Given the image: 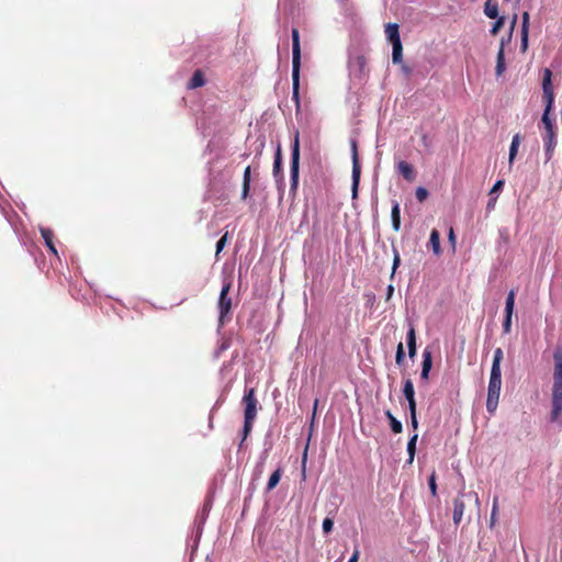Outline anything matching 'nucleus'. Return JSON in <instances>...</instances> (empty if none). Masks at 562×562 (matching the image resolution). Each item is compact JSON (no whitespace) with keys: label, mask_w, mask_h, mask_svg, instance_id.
Segmentation results:
<instances>
[{"label":"nucleus","mask_w":562,"mask_h":562,"mask_svg":"<svg viewBox=\"0 0 562 562\" xmlns=\"http://www.w3.org/2000/svg\"><path fill=\"white\" fill-rule=\"evenodd\" d=\"M465 494L463 492H460L459 496L457 498H454V501H453V522L456 525H459L463 517L465 504H464L462 497Z\"/></svg>","instance_id":"obj_10"},{"label":"nucleus","mask_w":562,"mask_h":562,"mask_svg":"<svg viewBox=\"0 0 562 562\" xmlns=\"http://www.w3.org/2000/svg\"><path fill=\"white\" fill-rule=\"evenodd\" d=\"M504 23H505V18L504 16L496 18V21L492 25V29L490 31L491 34L492 35H496L499 32V30L504 26Z\"/></svg>","instance_id":"obj_34"},{"label":"nucleus","mask_w":562,"mask_h":562,"mask_svg":"<svg viewBox=\"0 0 562 562\" xmlns=\"http://www.w3.org/2000/svg\"><path fill=\"white\" fill-rule=\"evenodd\" d=\"M552 105H553V103H546V109H544V112L542 114V123L544 124L546 133L553 132V124H552V121L549 117V113H550V111L552 109Z\"/></svg>","instance_id":"obj_22"},{"label":"nucleus","mask_w":562,"mask_h":562,"mask_svg":"<svg viewBox=\"0 0 562 562\" xmlns=\"http://www.w3.org/2000/svg\"><path fill=\"white\" fill-rule=\"evenodd\" d=\"M428 198V191L424 187H418L416 189V199L419 202H424Z\"/></svg>","instance_id":"obj_38"},{"label":"nucleus","mask_w":562,"mask_h":562,"mask_svg":"<svg viewBox=\"0 0 562 562\" xmlns=\"http://www.w3.org/2000/svg\"><path fill=\"white\" fill-rule=\"evenodd\" d=\"M317 405H318V400H315V401H314L313 414H312V423L314 422L315 416H316Z\"/></svg>","instance_id":"obj_52"},{"label":"nucleus","mask_w":562,"mask_h":562,"mask_svg":"<svg viewBox=\"0 0 562 562\" xmlns=\"http://www.w3.org/2000/svg\"><path fill=\"white\" fill-rule=\"evenodd\" d=\"M542 90L546 103H553V86H552V71L549 68H544L542 78Z\"/></svg>","instance_id":"obj_8"},{"label":"nucleus","mask_w":562,"mask_h":562,"mask_svg":"<svg viewBox=\"0 0 562 562\" xmlns=\"http://www.w3.org/2000/svg\"><path fill=\"white\" fill-rule=\"evenodd\" d=\"M503 186H504L503 180L496 181L495 184L493 186V188L491 189L490 194L497 192L498 190H501L503 188Z\"/></svg>","instance_id":"obj_46"},{"label":"nucleus","mask_w":562,"mask_h":562,"mask_svg":"<svg viewBox=\"0 0 562 562\" xmlns=\"http://www.w3.org/2000/svg\"><path fill=\"white\" fill-rule=\"evenodd\" d=\"M554 371L552 387L551 420L557 422L562 413V346L553 352Z\"/></svg>","instance_id":"obj_1"},{"label":"nucleus","mask_w":562,"mask_h":562,"mask_svg":"<svg viewBox=\"0 0 562 562\" xmlns=\"http://www.w3.org/2000/svg\"><path fill=\"white\" fill-rule=\"evenodd\" d=\"M205 83L204 76L201 70H196L190 79L189 88L194 89Z\"/></svg>","instance_id":"obj_25"},{"label":"nucleus","mask_w":562,"mask_h":562,"mask_svg":"<svg viewBox=\"0 0 562 562\" xmlns=\"http://www.w3.org/2000/svg\"><path fill=\"white\" fill-rule=\"evenodd\" d=\"M282 167V153L281 147L278 146L276 155H274V162H273V175L278 176L281 172Z\"/></svg>","instance_id":"obj_30"},{"label":"nucleus","mask_w":562,"mask_h":562,"mask_svg":"<svg viewBox=\"0 0 562 562\" xmlns=\"http://www.w3.org/2000/svg\"><path fill=\"white\" fill-rule=\"evenodd\" d=\"M521 32H529V13H522Z\"/></svg>","instance_id":"obj_42"},{"label":"nucleus","mask_w":562,"mask_h":562,"mask_svg":"<svg viewBox=\"0 0 562 562\" xmlns=\"http://www.w3.org/2000/svg\"><path fill=\"white\" fill-rule=\"evenodd\" d=\"M528 36L529 32H521V52L525 53L528 48Z\"/></svg>","instance_id":"obj_43"},{"label":"nucleus","mask_w":562,"mask_h":562,"mask_svg":"<svg viewBox=\"0 0 562 562\" xmlns=\"http://www.w3.org/2000/svg\"><path fill=\"white\" fill-rule=\"evenodd\" d=\"M333 527H334V520H333L331 518H329V517H326V518L323 520V525H322V528H323L324 533H329V532H331Z\"/></svg>","instance_id":"obj_37"},{"label":"nucleus","mask_w":562,"mask_h":562,"mask_svg":"<svg viewBox=\"0 0 562 562\" xmlns=\"http://www.w3.org/2000/svg\"><path fill=\"white\" fill-rule=\"evenodd\" d=\"M400 203L397 201L392 202V211H391V220L392 227L395 232H398L401 228V215H400Z\"/></svg>","instance_id":"obj_13"},{"label":"nucleus","mask_w":562,"mask_h":562,"mask_svg":"<svg viewBox=\"0 0 562 562\" xmlns=\"http://www.w3.org/2000/svg\"><path fill=\"white\" fill-rule=\"evenodd\" d=\"M495 203H496V199H491L486 205L487 211H492L495 207Z\"/></svg>","instance_id":"obj_51"},{"label":"nucleus","mask_w":562,"mask_h":562,"mask_svg":"<svg viewBox=\"0 0 562 562\" xmlns=\"http://www.w3.org/2000/svg\"><path fill=\"white\" fill-rule=\"evenodd\" d=\"M393 293H394V286H393V284H389L387 288H386V297H385V300L390 301L391 297L393 296Z\"/></svg>","instance_id":"obj_47"},{"label":"nucleus","mask_w":562,"mask_h":562,"mask_svg":"<svg viewBox=\"0 0 562 562\" xmlns=\"http://www.w3.org/2000/svg\"><path fill=\"white\" fill-rule=\"evenodd\" d=\"M502 386V370L491 369V375L487 387L486 409L490 414H494L499 400Z\"/></svg>","instance_id":"obj_3"},{"label":"nucleus","mask_w":562,"mask_h":562,"mask_svg":"<svg viewBox=\"0 0 562 562\" xmlns=\"http://www.w3.org/2000/svg\"><path fill=\"white\" fill-rule=\"evenodd\" d=\"M291 188L295 192L299 186V169H300V133L295 132L294 140L291 148Z\"/></svg>","instance_id":"obj_4"},{"label":"nucleus","mask_w":562,"mask_h":562,"mask_svg":"<svg viewBox=\"0 0 562 562\" xmlns=\"http://www.w3.org/2000/svg\"><path fill=\"white\" fill-rule=\"evenodd\" d=\"M41 235H42L43 239L45 240V244L49 248V250L56 255L57 250L53 244V232L48 228H42Z\"/></svg>","instance_id":"obj_23"},{"label":"nucleus","mask_w":562,"mask_h":562,"mask_svg":"<svg viewBox=\"0 0 562 562\" xmlns=\"http://www.w3.org/2000/svg\"><path fill=\"white\" fill-rule=\"evenodd\" d=\"M385 416L387 417L390 422L391 429L394 434H400L403 430L402 423L394 417V415L391 413V411L385 412Z\"/></svg>","instance_id":"obj_24"},{"label":"nucleus","mask_w":562,"mask_h":562,"mask_svg":"<svg viewBox=\"0 0 562 562\" xmlns=\"http://www.w3.org/2000/svg\"><path fill=\"white\" fill-rule=\"evenodd\" d=\"M252 424H254V420H248V419L244 420L243 439H241V441H244L247 438V436L249 435V432L251 431Z\"/></svg>","instance_id":"obj_39"},{"label":"nucleus","mask_w":562,"mask_h":562,"mask_svg":"<svg viewBox=\"0 0 562 562\" xmlns=\"http://www.w3.org/2000/svg\"><path fill=\"white\" fill-rule=\"evenodd\" d=\"M516 22H517V15H515V16L513 18V21H512L510 26H509L508 34L513 35V33H514V29H515V25H516Z\"/></svg>","instance_id":"obj_50"},{"label":"nucleus","mask_w":562,"mask_h":562,"mask_svg":"<svg viewBox=\"0 0 562 562\" xmlns=\"http://www.w3.org/2000/svg\"><path fill=\"white\" fill-rule=\"evenodd\" d=\"M505 70H506L505 52L502 48H498L497 56H496V66H495L496 77L503 76Z\"/></svg>","instance_id":"obj_16"},{"label":"nucleus","mask_w":562,"mask_h":562,"mask_svg":"<svg viewBox=\"0 0 562 562\" xmlns=\"http://www.w3.org/2000/svg\"><path fill=\"white\" fill-rule=\"evenodd\" d=\"M403 70H404L405 72H407V74L409 72V69H408L407 67H405V66L403 67Z\"/></svg>","instance_id":"obj_54"},{"label":"nucleus","mask_w":562,"mask_h":562,"mask_svg":"<svg viewBox=\"0 0 562 562\" xmlns=\"http://www.w3.org/2000/svg\"><path fill=\"white\" fill-rule=\"evenodd\" d=\"M497 514H498V499L497 497L493 501L492 512H491V518H490V528H493L497 520Z\"/></svg>","instance_id":"obj_32"},{"label":"nucleus","mask_w":562,"mask_h":562,"mask_svg":"<svg viewBox=\"0 0 562 562\" xmlns=\"http://www.w3.org/2000/svg\"><path fill=\"white\" fill-rule=\"evenodd\" d=\"M406 401L408 403L409 415L416 414V400L413 398V400H406Z\"/></svg>","instance_id":"obj_45"},{"label":"nucleus","mask_w":562,"mask_h":562,"mask_svg":"<svg viewBox=\"0 0 562 562\" xmlns=\"http://www.w3.org/2000/svg\"><path fill=\"white\" fill-rule=\"evenodd\" d=\"M544 142V150H546V161H549L552 158L554 147L557 145L554 133L548 132L543 136Z\"/></svg>","instance_id":"obj_11"},{"label":"nucleus","mask_w":562,"mask_h":562,"mask_svg":"<svg viewBox=\"0 0 562 562\" xmlns=\"http://www.w3.org/2000/svg\"><path fill=\"white\" fill-rule=\"evenodd\" d=\"M484 13L490 19L498 18V4L496 0H486L484 4Z\"/></svg>","instance_id":"obj_18"},{"label":"nucleus","mask_w":562,"mask_h":562,"mask_svg":"<svg viewBox=\"0 0 562 562\" xmlns=\"http://www.w3.org/2000/svg\"><path fill=\"white\" fill-rule=\"evenodd\" d=\"M300 67H301V47L300 34L297 29H292V86H293V100L296 105H300L299 89H300Z\"/></svg>","instance_id":"obj_2"},{"label":"nucleus","mask_w":562,"mask_h":562,"mask_svg":"<svg viewBox=\"0 0 562 562\" xmlns=\"http://www.w3.org/2000/svg\"><path fill=\"white\" fill-rule=\"evenodd\" d=\"M385 35L391 44L401 43L398 25L396 23H389L385 26Z\"/></svg>","instance_id":"obj_12"},{"label":"nucleus","mask_w":562,"mask_h":562,"mask_svg":"<svg viewBox=\"0 0 562 562\" xmlns=\"http://www.w3.org/2000/svg\"><path fill=\"white\" fill-rule=\"evenodd\" d=\"M397 170L398 172L408 181H413L414 178H415V172H414V169L412 167V165H409L407 161H400L397 164Z\"/></svg>","instance_id":"obj_14"},{"label":"nucleus","mask_w":562,"mask_h":562,"mask_svg":"<svg viewBox=\"0 0 562 562\" xmlns=\"http://www.w3.org/2000/svg\"><path fill=\"white\" fill-rule=\"evenodd\" d=\"M282 474V470L279 468L277 469L269 477L268 484H267V491H272L280 482Z\"/></svg>","instance_id":"obj_28"},{"label":"nucleus","mask_w":562,"mask_h":562,"mask_svg":"<svg viewBox=\"0 0 562 562\" xmlns=\"http://www.w3.org/2000/svg\"><path fill=\"white\" fill-rule=\"evenodd\" d=\"M449 240L451 243H454V240H456V236H454V233H453L452 228H450V231H449Z\"/></svg>","instance_id":"obj_53"},{"label":"nucleus","mask_w":562,"mask_h":562,"mask_svg":"<svg viewBox=\"0 0 562 562\" xmlns=\"http://www.w3.org/2000/svg\"><path fill=\"white\" fill-rule=\"evenodd\" d=\"M432 367V355L429 349H425L423 351V364H422V372H420V379L425 382L429 379V372Z\"/></svg>","instance_id":"obj_9"},{"label":"nucleus","mask_w":562,"mask_h":562,"mask_svg":"<svg viewBox=\"0 0 562 562\" xmlns=\"http://www.w3.org/2000/svg\"><path fill=\"white\" fill-rule=\"evenodd\" d=\"M403 394L406 400L415 398L414 384L411 379L405 380L404 386H403Z\"/></svg>","instance_id":"obj_29"},{"label":"nucleus","mask_w":562,"mask_h":562,"mask_svg":"<svg viewBox=\"0 0 562 562\" xmlns=\"http://www.w3.org/2000/svg\"><path fill=\"white\" fill-rule=\"evenodd\" d=\"M392 250H393V256L394 257H393L392 272H391V276H390L391 279L394 278L395 271H396V269L398 268V266L401 263V257H400V254H398L397 249L395 248V246H393Z\"/></svg>","instance_id":"obj_33"},{"label":"nucleus","mask_w":562,"mask_h":562,"mask_svg":"<svg viewBox=\"0 0 562 562\" xmlns=\"http://www.w3.org/2000/svg\"><path fill=\"white\" fill-rule=\"evenodd\" d=\"M428 244L436 256L441 254L440 235L437 229L431 231Z\"/></svg>","instance_id":"obj_15"},{"label":"nucleus","mask_w":562,"mask_h":562,"mask_svg":"<svg viewBox=\"0 0 562 562\" xmlns=\"http://www.w3.org/2000/svg\"><path fill=\"white\" fill-rule=\"evenodd\" d=\"M429 490L432 496L437 495L436 473L432 472L428 480Z\"/></svg>","instance_id":"obj_36"},{"label":"nucleus","mask_w":562,"mask_h":562,"mask_svg":"<svg viewBox=\"0 0 562 562\" xmlns=\"http://www.w3.org/2000/svg\"><path fill=\"white\" fill-rule=\"evenodd\" d=\"M503 357H504L503 350L501 348H496L494 350L493 362H492L491 369L501 370V362L503 360Z\"/></svg>","instance_id":"obj_31"},{"label":"nucleus","mask_w":562,"mask_h":562,"mask_svg":"<svg viewBox=\"0 0 562 562\" xmlns=\"http://www.w3.org/2000/svg\"><path fill=\"white\" fill-rule=\"evenodd\" d=\"M407 348L409 358H414L416 355V336L413 326L409 327L407 333Z\"/></svg>","instance_id":"obj_20"},{"label":"nucleus","mask_w":562,"mask_h":562,"mask_svg":"<svg viewBox=\"0 0 562 562\" xmlns=\"http://www.w3.org/2000/svg\"><path fill=\"white\" fill-rule=\"evenodd\" d=\"M417 438H418V435L414 434L407 442V453H408L407 463L408 464H412L414 462Z\"/></svg>","instance_id":"obj_21"},{"label":"nucleus","mask_w":562,"mask_h":562,"mask_svg":"<svg viewBox=\"0 0 562 562\" xmlns=\"http://www.w3.org/2000/svg\"><path fill=\"white\" fill-rule=\"evenodd\" d=\"M519 145H520V135L516 134L513 136L510 147H509V157H508L509 166H512L514 164V160L518 153Z\"/></svg>","instance_id":"obj_19"},{"label":"nucleus","mask_w":562,"mask_h":562,"mask_svg":"<svg viewBox=\"0 0 562 562\" xmlns=\"http://www.w3.org/2000/svg\"><path fill=\"white\" fill-rule=\"evenodd\" d=\"M512 36L513 35L508 34L506 37H502L501 41H499V47L498 48H502L505 52V47L510 43Z\"/></svg>","instance_id":"obj_44"},{"label":"nucleus","mask_w":562,"mask_h":562,"mask_svg":"<svg viewBox=\"0 0 562 562\" xmlns=\"http://www.w3.org/2000/svg\"><path fill=\"white\" fill-rule=\"evenodd\" d=\"M227 241V234L223 235L216 243V255L220 254L225 247Z\"/></svg>","instance_id":"obj_41"},{"label":"nucleus","mask_w":562,"mask_h":562,"mask_svg":"<svg viewBox=\"0 0 562 562\" xmlns=\"http://www.w3.org/2000/svg\"><path fill=\"white\" fill-rule=\"evenodd\" d=\"M411 424H412V427H413L414 429H417V427H418V422H417L416 414L411 415Z\"/></svg>","instance_id":"obj_49"},{"label":"nucleus","mask_w":562,"mask_h":562,"mask_svg":"<svg viewBox=\"0 0 562 562\" xmlns=\"http://www.w3.org/2000/svg\"><path fill=\"white\" fill-rule=\"evenodd\" d=\"M243 404L245 405V419L255 420L257 416L258 405L255 389L250 387L245 390V394L243 396Z\"/></svg>","instance_id":"obj_7"},{"label":"nucleus","mask_w":562,"mask_h":562,"mask_svg":"<svg viewBox=\"0 0 562 562\" xmlns=\"http://www.w3.org/2000/svg\"><path fill=\"white\" fill-rule=\"evenodd\" d=\"M351 158H352V184H351V195L352 199H357L358 196V188L360 183L361 176V166L358 157L357 142L351 140Z\"/></svg>","instance_id":"obj_6"},{"label":"nucleus","mask_w":562,"mask_h":562,"mask_svg":"<svg viewBox=\"0 0 562 562\" xmlns=\"http://www.w3.org/2000/svg\"><path fill=\"white\" fill-rule=\"evenodd\" d=\"M251 175V168L250 166H247L244 176H243V191H241V199L246 200L249 195L250 190V176Z\"/></svg>","instance_id":"obj_17"},{"label":"nucleus","mask_w":562,"mask_h":562,"mask_svg":"<svg viewBox=\"0 0 562 562\" xmlns=\"http://www.w3.org/2000/svg\"><path fill=\"white\" fill-rule=\"evenodd\" d=\"M231 291V282L225 281L222 285V290L220 292V297L217 301V308L220 312L218 323L223 325L225 323V317L229 314L232 308V299L228 296Z\"/></svg>","instance_id":"obj_5"},{"label":"nucleus","mask_w":562,"mask_h":562,"mask_svg":"<svg viewBox=\"0 0 562 562\" xmlns=\"http://www.w3.org/2000/svg\"><path fill=\"white\" fill-rule=\"evenodd\" d=\"M512 317L513 316L505 315V319H504V323H503V331H504V334H509L512 331Z\"/></svg>","instance_id":"obj_40"},{"label":"nucleus","mask_w":562,"mask_h":562,"mask_svg":"<svg viewBox=\"0 0 562 562\" xmlns=\"http://www.w3.org/2000/svg\"><path fill=\"white\" fill-rule=\"evenodd\" d=\"M515 291L510 290L507 294L505 302V315L513 316L514 306H515Z\"/></svg>","instance_id":"obj_26"},{"label":"nucleus","mask_w":562,"mask_h":562,"mask_svg":"<svg viewBox=\"0 0 562 562\" xmlns=\"http://www.w3.org/2000/svg\"><path fill=\"white\" fill-rule=\"evenodd\" d=\"M392 48H393V52H392V60L394 64H400L402 63L403 60V46H402V42L401 43H394L392 44Z\"/></svg>","instance_id":"obj_27"},{"label":"nucleus","mask_w":562,"mask_h":562,"mask_svg":"<svg viewBox=\"0 0 562 562\" xmlns=\"http://www.w3.org/2000/svg\"><path fill=\"white\" fill-rule=\"evenodd\" d=\"M359 555H360V551L358 548H356L348 562H358Z\"/></svg>","instance_id":"obj_48"},{"label":"nucleus","mask_w":562,"mask_h":562,"mask_svg":"<svg viewBox=\"0 0 562 562\" xmlns=\"http://www.w3.org/2000/svg\"><path fill=\"white\" fill-rule=\"evenodd\" d=\"M405 358V353H404V347H403V344L400 342L397 345V348H396V353H395V361L396 363L400 366L402 364L403 360Z\"/></svg>","instance_id":"obj_35"}]
</instances>
